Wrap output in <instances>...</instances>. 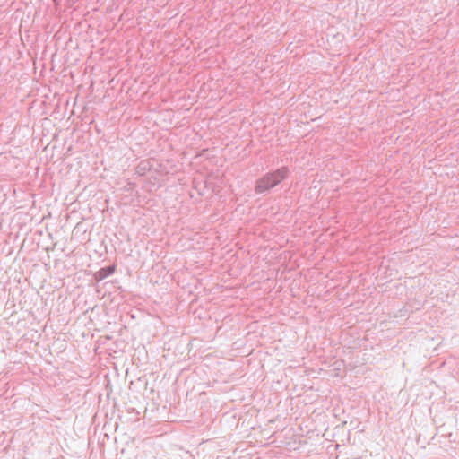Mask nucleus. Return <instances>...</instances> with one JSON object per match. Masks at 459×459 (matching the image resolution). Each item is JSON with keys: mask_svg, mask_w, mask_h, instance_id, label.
I'll return each mask as SVG.
<instances>
[{"mask_svg": "<svg viewBox=\"0 0 459 459\" xmlns=\"http://www.w3.org/2000/svg\"><path fill=\"white\" fill-rule=\"evenodd\" d=\"M288 168L281 167L273 172L267 173L256 181L255 192L264 193L280 184L288 175Z\"/></svg>", "mask_w": 459, "mask_h": 459, "instance_id": "nucleus-1", "label": "nucleus"}, {"mask_svg": "<svg viewBox=\"0 0 459 459\" xmlns=\"http://www.w3.org/2000/svg\"><path fill=\"white\" fill-rule=\"evenodd\" d=\"M104 271L106 272V273L104 275H102V277H105L106 275L112 274L114 273V269L111 267H107L105 269H102L100 273H101Z\"/></svg>", "mask_w": 459, "mask_h": 459, "instance_id": "nucleus-2", "label": "nucleus"}]
</instances>
